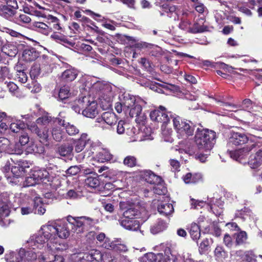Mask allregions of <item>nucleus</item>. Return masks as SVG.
Wrapping results in <instances>:
<instances>
[{
    "label": "nucleus",
    "instance_id": "1",
    "mask_svg": "<svg viewBox=\"0 0 262 262\" xmlns=\"http://www.w3.org/2000/svg\"><path fill=\"white\" fill-rule=\"evenodd\" d=\"M54 224L43 225L36 234L31 236L27 241V250L21 248L16 255L15 262H31L37 257L38 250L42 249L47 243L52 244L57 239Z\"/></svg>",
    "mask_w": 262,
    "mask_h": 262
},
{
    "label": "nucleus",
    "instance_id": "2",
    "mask_svg": "<svg viewBox=\"0 0 262 262\" xmlns=\"http://www.w3.org/2000/svg\"><path fill=\"white\" fill-rule=\"evenodd\" d=\"M216 138V133L213 130L198 128L194 136V142L199 149L207 152L213 147Z\"/></svg>",
    "mask_w": 262,
    "mask_h": 262
},
{
    "label": "nucleus",
    "instance_id": "3",
    "mask_svg": "<svg viewBox=\"0 0 262 262\" xmlns=\"http://www.w3.org/2000/svg\"><path fill=\"white\" fill-rule=\"evenodd\" d=\"M67 221L72 226V230L77 233L88 231L97 223V220L84 216L73 217L69 215L67 217Z\"/></svg>",
    "mask_w": 262,
    "mask_h": 262
},
{
    "label": "nucleus",
    "instance_id": "4",
    "mask_svg": "<svg viewBox=\"0 0 262 262\" xmlns=\"http://www.w3.org/2000/svg\"><path fill=\"white\" fill-rule=\"evenodd\" d=\"M173 125L178 134L181 137L192 136L194 125L190 121L182 119L179 116L172 117Z\"/></svg>",
    "mask_w": 262,
    "mask_h": 262
},
{
    "label": "nucleus",
    "instance_id": "5",
    "mask_svg": "<svg viewBox=\"0 0 262 262\" xmlns=\"http://www.w3.org/2000/svg\"><path fill=\"white\" fill-rule=\"evenodd\" d=\"M50 181L49 172L44 169H36L31 171L29 176L26 178L23 186L30 187L39 183L40 182L46 183Z\"/></svg>",
    "mask_w": 262,
    "mask_h": 262
},
{
    "label": "nucleus",
    "instance_id": "6",
    "mask_svg": "<svg viewBox=\"0 0 262 262\" xmlns=\"http://www.w3.org/2000/svg\"><path fill=\"white\" fill-rule=\"evenodd\" d=\"M206 204L210 207V210L216 215H220L222 213L223 202L221 199L213 197L208 198L207 202L191 199V205L194 209H198L199 207L202 208Z\"/></svg>",
    "mask_w": 262,
    "mask_h": 262
},
{
    "label": "nucleus",
    "instance_id": "7",
    "mask_svg": "<svg viewBox=\"0 0 262 262\" xmlns=\"http://www.w3.org/2000/svg\"><path fill=\"white\" fill-rule=\"evenodd\" d=\"M133 103L126 111V116L129 115L132 118H135V121L139 124H144L147 119L146 115L142 112V107L136 101L135 97L130 95Z\"/></svg>",
    "mask_w": 262,
    "mask_h": 262
},
{
    "label": "nucleus",
    "instance_id": "8",
    "mask_svg": "<svg viewBox=\"0 0 262 262\" xmlns=\"http://www.w3.org/2000/svg\"><path fill=\"white\" fill-rule=\"evenodd\" d=\"M121 219H141L143 221L148 219L147 211L144 207L136 205L130 206L125 210Z\"/></svg>",
    "mask_w": 262,
    "mask_h": 262
},
{
    "label": "nucleus",
    "instance_id": "9",
    "mask_svg": "<svg viewBox=\"0 0 262 262\" xmlns=\"http://www.w3.org/2000/svg\"><path fill=\"white\" fill-rule=\"evenodd\" d=\"M173 116L170 112H167L166 108L163 106H160L158 109L152 111L149 114L152 121L163 124L169 122L170 118L172 119Z\"/></svg>",
    "mask_w": 262,
    "mask_h": 262
},
{
    "label": "nucleus",
    "instance_id": "10",
    "mask_svg": "<svg viewBox=\"0 0 262 262\" xmlns=\"http://www.w3.org/2000/svg\"><path fill=\"white\" fill-rule=\"evenodd\" d=\"M133 99H132L130 95L124 93L119 96V102H116L115 104V109L118 113L124 112L126 115V111L133 103Z\"/></svg>",
    "mask_w": 262,
    "mask_h": 262
},
{
    "label": "nucleus",
    "instance_id": "11",
    "mask_svg": "<svg viewBox=\"0 0 262 262\" xmlns=\"http://www.w3.org/2000/svg\"><path fill=\"white\" fill-rule=\"evenodd\" d=\"M5 152L9 154L21 155L23 152L21 148L14 147L10 141L4 137L0 138V152Z\"/></svg>",
    "mask_w": 262,
    "mask_h": 262
},
{
    "label": "nucleus",
    "instance_id": "12",
    "mask_svg": "<svg viewBox=\"0 0 262 262\" xmlns=\"http://www.w3.org/2000/svg\"><path fill=\"white\" fill-rule=\"evenodd\" d=\"M113 96L112 86L110 84L107 83L102 92L99 95V98L103 107H105V108H107L111 106Z\"/></svg>",
    "mask_w": 262,
    "mask_h": 262
},
{
    "label": "nucleus",
    "instance_id": "13",
    "mask_svg": "<svg viewBox=\"0 0 262 262\" xmlns=\"http://www.w3.org/2000/svg\"><path fill=\"white\" fill-rule=\"evenodd\" d=\"M129 125L126 123L124 121L120 120L118 122L117 127V132L118 134H126L130 136L129 142H134L138 140L137 135H135V130L136 129L134 127L130 128Z\"/></svg>",
    "mask_w": 262,
    "mask_h": 262
},
{
    "label": "nucleus",
    "instance_id": "14",
    "mask_svg": "<svg viewBox=\"0 0 262 262\" xmlns=\"http://www.w3.org/2000/svg\"><path fill=\"white\" fill-rule=\"evenodd\" d=\"M75 151L78 153L82 151L86 145L92 146L93 141L86 133H82L80 138L74 140Z\"/></svg>",
    "mask_w": 262,
    "mask_h": 262
},
{
    "label": "nucleus",
    "instance_id": "15",
    "mask_svg": "<svg viewBox=\"0 0 262 262\" xmlns=\"http://www.w3.org/2000/svg\"><path fill=\"white\" fill-rule=\"evenodd\" d=\"M11 201L10 196L6 192L0 194V216L1 217L8 216L10 213Z\"/></svg>",
    "mask_w": 262,
    "mask_h": 262
},
{
    "label": "nucleus",
    "instance_id": "16",
    "mask_svg": "<svg viewBox=\"0 0 262 262\" xmlns=\"http://www.w3.org/2000/svg\"><path fill=\"white\" fill-rule=\"evenodd\" d=\"M248 142L249 138L244 133L233 132L229 139V143L235 146H241Z\"/></svg>",
    "mask_w": 262,
    "mask_h": 262
},
{
    "label": "nucleus",
    "instance_id": "17",
    "mask_svg": "<svg viewBox=\"0 0 262 262\" xmlns=\"http://www.w3.org/2000/svg\"><path fill=\"white\" fill-rule=\"evenodd\" d=\"M120 225L125 229L137 231L140 230L141 224L136 219H120L119 220Z\"/></svg>",
    "mask_w": 262,
    "mask_h": 262
},
{
    "label": "nucleus",
    "instance_id": "18",
    "mask_svg": "<svg viewBox=\"0 0 262 262\" xmlns=\"http://www.w3.org/2000/svg\"><path fill=\"white\" fill-rule=\"evenodd\" d=\"M54 227L56 230V235L60 238H67L70 235V231L67 222L54 223Z\"/></svg>",
    "mask_w": 262,
    "mask_h": 262
},
{
    "label": "nucleus",
    "instance_id": "19",
    "mask_svg": "<svg viewBox=\"0 0 262 262\" xmlns=\"http://www.w3.org/2000/svg\"><path fill=\"white\" fill-rule=\"evenodd\" d=\"M28 128L32 133L36 134L41 141H47L49 137L50 134L49 131L45 128L41 130L35 123L28 125Z\"/></svg>",
    "mask_w": 262,
    "mask_h": 262
},
{
    "label": "nucleus",
    "instance_id": "20",
    "mask_svg": "<svg viewBox=\"0 0 262 262\" xmlns=\"http://www.w3.org/2000/svg\"><path fill=\"white\" fill-rule=\"evenodd\" d=\"M58 124L64 127L67 133L70 136H75L79 132V129L74 125L60 118H56Z\"/></svg>",
    "mask_w": 262,
    "mask_h": 262
},
{
    "label": "nucleus",
    "instance_id": "21",
    "mask_svg": "<svg viewBox=\"0 0 262 262\" xmlns=\"http://www.w3.org/2000/svg\"><path fill=\"white\" fill-rule=\"evenodd\" d=\"M97 120L98 122H103L111 126L115 124L117 121L116 115L112 112L103 113L101 115V118H97Z\"/></svg>",
    "mask_w": 262,
    "mask_h": 262
},
{
    "label": "nucleus",
    "instance_id": "22",
    "mask_svg": "<svg viewBox=\"0 0 262 262\" xmlns=\"http://www.w3.org/2000/svg\"><path fill=\"white\" fill-rule=\"evenodd\" d=\"M68 247V245L64 242L60 241L58 238L53 243L48 244L47 248L52 252H59L66 250Z\"/></svg>",
    "mask_w": 262,
    "mask_h": 262
},
{
    "label": "nucleus",
    "instance_id": "23",
    "mask_svg": "<svg viewBox=\"0 0 262 262\" xmlns=\"http://www.w3.org/2000/svg\"><path fill=\"white\" fill-rule=\"evenodd\" d=\"M82 115L88 118H94L98 113L97 110V103L92 101L88 103L85 108L82 110Z\"/></svg>",
    "mask_w": 262,
    "mask_h": 262
},
{
    "label": "nucleus",
    "instance_id": "24",
    "mask_svg": "<svg viewBox=\"0 0 262 262\" xmlns=\"http://www.w3.org/2000/svg\"><path fill=\"white\" fill-rule=\"evenodd\" d=\"M103 255L100 251L91 249L84 253L83 258L87 261H92L94 260L99 261L102 260Z\"/></svg>",
    "mask_w": 262,
    "mask_h": 262
},
{
    "label": "nucleus",
    "instance_id": "25",
    "mask_svg": "<svg viewBox=\"0 0 262 262\" xmlns=\"http://www.w3.org/2000/svg\"><path fill=\"white\" fill-rule=\"evenodd\" d=\"M255 147L254 143H248V144L243 148L235 150H231L229 151V154L231 158L238 161L240 160L239 153L241 152H245V153H249L252 149Z\"/></svg>",
    "mask_w": 262,
    "mask_h": 262
},
{
    "label": "nucleus",
    "instance_id": "26",
    "mask_svg": "<svg viewBox=\"0 0 262 262\" xmlns=\"http://www.w3.org/2000/svg\"><path fill=\"white\" fill-rule=\"evenodd\" d=\"M183 179L186 184H194L202 181V175L200 173H187L183 177Z\"/></svg>",
    "mask_w": 262,
    "mask_h": 262
},
{
    "label": "nucleus",
    "instance_id": "27",
    "mask_svg": "<svg viewBox=\"0 0 262 262\" xmlns=\"http://www.w3.org/2000/svg\"><path fill=\"white\" fill-rule=\"evenodd\" d=\"M15 10L9 7V6L0 5V15L7 19H13L15 14Z\"/></svg>",
    "mask_w": 262,
    "mask_h": 262
},
{
    "label": "nucleus",
    "instance_id": "28",
    "mask_svg": "<svg viewBox=\"0 0 262 262\" xmlns=\"http://www.w3.org/2000/svg\"><path fill=\"white\" fill-rule=\"evenodd\" d=\"M51 135L53 139L57 142H60L66 137L63 130L58 126L52 127L51 130Z\"/></svg>",
    "mask_w": 262,
    "mask_h": 262
},
{
    "label": "nucleus",
    "instance_id": "29",
    "mask_svg": "<svg viewBox=\"0 0 262 262\" xmlns=\"http://www.w3.org/2000/svg\"><path fill=\"white\" fill-rule=\"evenodd\" d=\"M163 257L162 253H154L145 254L141 259V262H160Z\"/></svg>",
    "mask_w": 262,
    "mask_h": 262
},
{
    "label": "nucleus",
    "instance_id": "30",
    "mask_svg": "<svg viewBox=\"0 0 262 262\" xmlns=\"http://www.w3.org/2000/svg\"><path fill=\"white\" fill-rule=\"evenodd\" d=\"M85 185L88 186L95 188L100 185L99 176L96 173H92V175L89 176L85 180Z\"/></svg>",
    "mask_w": 262,
    "mask_h": 262
},
{
    "label": "nucleus",
    "instance_id": "31",
    "mask_svg": "<svg viewBox=\"0 0 262 262\" xmlns=\"http://www.w3.org/2000/svg\"><path fill=\"white\" fill-rule=\"evenodd\" d=\"M158 210L161 214L167 216L173 212L174 209L171 204L162 203L158 206Z\"/></svg>",
    "mask_w": 262,
    "mask_h": 262
},
{
    "label": "nucleus",
    "instance_id": "32",
    "mask_svg": "<svg viewBox=\"0 0 262 262\" xmlns=\"http://www.w3.org/2000/svg\"><path fill=\"white\" fill-rule=\"evenodd\" d=\"M33 27L37 31L46 35H48L52 31V28L49 27L47 25L42 22H34Z\"/></svg>",
    "mask_w": 262,
    "mask_h": 262
},
{
    "label": "nucleus",
    "instance_id": "33",
    "mask_svg": "<svg viewBox=\"0 0 262 262\" xmlns=\"http://www.w3.org/2000/svg\"><path fill=\"white\" fill-rule=\"evenodd\" d=\"M201 225H198L195 223H193L189 227V233L191 238L194 241L199 239L201 236L200 231Z\"/></svg>",
    "mask_w": 262,
    "mask_h": 262
},
{
    "label": "nucleus",
    "instance_id": "34",
    "mask_svg": "<svg viewBox=\"0 0 262 262\" xmlns=\"http://www.w3.org/2000/svg\"><path fill=\"white\" fill-rule=\"evenodd\" d=\"M2 51L10 57H14L17 54L18 50L15 46L9 43L2 47Z\"/></svg>",
    "mask_w": 262,
    "mask_h": 262
},
{
    "label": "nucleus",
    "instance_id": "35",
    "mask_svg": "<svg viewBox=\"0 0 262 262\" xmlns=\"http://www.w3.org/2000/svg\"><path fill=\"white\" fill-rule=\"evenodd\" d=\"M23 56L27 61L35 60L38 56V53L34 48L25 49L23 52Z\"/></svg>",
    "mask_w": 262,
    "mask_h": 262
},
{
    "label": "nucleus",
    "instance_id": "36",
    "mask_svg": "<svg viewBox=\"0 0 262 262\" xmlns=\"http://www.w3.org/2000/svg\"><path fill=\"white\" fill-rule=\"evenodd\" d=\"M249 164L252 168H256L262 164V149L257 151L253 158H251Z\"/></svg>",
    "mask_w": 262,
    "mask_h": 262
},
{
    "label": "nucleus",
    "instance_id": "37",
    "mask_svg": "<svg viewBox=\"0 0 262 262\" xmlns=\"http://www.w3.org/2000/svg\"><path fill=\"white\" fill-rule=\"evenodd\" d=\"M142 176L143 179L150 184H155L158 180L160 181V178L155 175L150 170H144L143 172Z\"/></svg>",
    "mask_w": 262,
    "mask_h": 262
},
{
    "label": "nucleus",
    "instance_id": "38",
    "mask_svg": "<svg viewBox=\"0 0 262 262\" xmlns=\"http://www.w3.org/2000/svg\"><path fill=\"white\" fill-rule=\"evenodd\" d=\"M95 159L98 162L104 163L112 159V155L108 150L102 149L96 155Z\"/></svg>",
    "mask_w": 262,
    "mask_h": 262
},
{
    "label": "nucleus",
    "instance_id": "39",
    "mask_svg": "<svg viewBox=\"0 0 262 262\" xmlns=\"http://www.w3.org/2000/svg\"><path fill=\"white\" fill-rule=\"evenodd\" d=\"M77 76V72L74 69H69L65 70L62 74L61 78L66 81L74 80Z\"/></svg>",
    "mask_w": 262,
    "mask_h": 262
},
{
    "label": "nucleus",
    "instance_id": "40",
    "mask_svg": "<svg viewBox=\"0 0 262 262\" xmlns=\"http://www.w3.org/2000/svg\"><path fill=\"white\" fill-rule=\"evenodd\" d=\"M105 247L107 249H112L117 252H124L127 250V247L125 245L113 242L109 244L108 246L106 244Z\"/></svg>",
    "mask_w": 262,
    "mask_h": 262
},
{
    "label": "nucleus",
    "instance_id": "41",
    "mask_svg": "<svg viewBox=\"0 0 262 262\" xmlns=\"http://www.w3.org/2000/svg\"><path fill=\"white\" fill-rule=\"evenodd\" d=\"M31 20V18L26 14H20L18 16H15L13 18V21L19 25L24 24H29Z\"/></svg>",
    "mask_w": 262,
    "mask_h": 262
},
{
    "label": "nucleus",
    "instance_id": "42",
    "mask_svg": "<svg viewBox=\"0 0 262 262\" xmlns=\"http://www.w3.org/2000/svg\"><path fill=\"white\" fill-rule=\"evenodd\" d=\"M34 211L35 214L39 215H43L46 212L44 205L39 198H36L34 201Z\"/></svg>",
    "mask_w": 262,
    "mask_h": 262
},
{
    "label": "nucleus",
    "instance_id": "43",
    "mask_svg": "<svg viewBox=\"0 0 262 262\" xmlns=\"http://www.w3.org/2000/svg\"><path fill=\"white\" fill-rule=\"evenodd\" d=\"M73 150L71 145H62L58 147V152L61 156L65 157L70 155Z\"/></svg>",
    "mask_w": 262,
    "mask_h": 262
},
{
    "label": "nucleus",
    "instance_id": "44",
    "mask_svg": "<svg viewBox=\"0 0 262 262\" xmlns=\"http://www.w3.org/2000/svg\"><path fill=\"white\" fill-rule=\"evenodd\" d=\"M107 83L104 82L97 81L92 84L91 91L92 92L95 93L98 95L100 94L102 91H103L104 86Z\"/></svg>",
    "mask_w": 262,
    "mask_h": 262
},
{
    "label": "nucleus",
    "instance_id": "45",
    "mask_svg": "<svg viewBox=\"0 0 262 262\" xmlns=\"http://www.w3.org/2000/svg\"><path fill=\"white\" fill-rule=\"evenodd\" d=\"M163 262H177L178 257L176 255L171 253L169 248H166L164 252V255H163Z\"/></svg>",
    "mask_w": 262,
    "mask_h": 262
},
{
    "label": "nucleus",
    "instance_id": "46",
    "mask_svg": "<svg viewBox=\"0 0 262 262\" xmlns=\"http://www.w3.org/2000/svg\"><path fill=\"white\" fill-rule=\"evenodd\" d=\"M25 124L20 120H17L10 125V129L14 133H18L25 128Z\"/></svg>",
    "mask_w": 262,
    "mask_h": 262
},
{
    "label": "nucleus",
    "instance_id": "47",
    "mask_svg": "<svg viewBox=\"0 0 262 262\" xmlns=\"http://www.w3.org/2000/svg\"><path fill=\"white\" fill-rule=\"evenodd\" d=\"M51 38L58 42H63L64 43H67L70 46H71L72 47H73L74 46V43L73 42L68 41L65 38V37L61 34H58L56 33H54L51 35Z\"/></svg>",
    "mask_w": 262,
    "mask_h": 262
},
{
    "label": "nucleus",
    "instance_id": "48",
    "mask_svg": "<svg viewBox=\"0 0 262 262\" xmlns=\"http://www.w3.org/2000/svg\"><path fill=\"white\" fill-rule=\"evenodd\" d=\"M27 150L28 152L33 154H40L43 151V147L41 145H37L36 144L32 143L29 145Z\"/></svg>",
    "mask_w": 262,
    "mask_h": 262
},
{
    "label": "nucleus",
    "instance_id": "49",
    "mask_svg": "<svg viewBox=\"0 0 262 262\" xmlns=\"http://www.w3.org/2000/svg\"><path fill=\"white\" fill-rule=\"evenodd\" d=\"M214 253L216 259L219 260H222L227 256V252L222 246H217L214 250Z\"/></svg>",
    "mask_w": 262,
    "mask_h": 262
},
{
    "label": "nucleus",
    "instance_id": "50",
    "mask_svg": "<svg viewBox=\"0 0 262 262\" xmlns=\"http://www.w3.org/2000/svg\"><path fill=\"white\" fill-rule=\"evenodd\" d=\"M250 213L251 210L248 208L244 207L240 210H237L235 216L236 217H239L243 220H245L247 216L250 215Z\"/></svg>",
    "mask_w": 262,
    "mask_h": 262
},
{
    "label": "nucleus",
    "instance_id": "51",
    "mask_svg": "<svg viewBox=\"0 0 262 262\" xmlns=\"http://www.w3.org/2000/svg\"><path fill=\"white\" fill-rule=\"evenodd\" d=\"M159 181L158 180L157 181L158 183L154 186L153 192L158 195L165 194L167 192L166 188L162 184L160 183Z\"/></svg>",
    "mask_w": 262,
    "mask_h": 262
},
{
    "label": "nucleus",
    "instance_id": "52",
    "mask_svg": "<svg viewBox=\"0 0 262 262\" xmlns=\"http://www.w3.org/2000/svg\"><path fill=\"white\" fill-rule=\"evenodd\" d=\"M71 93H70V88L68 86H63L61 87L59 90L58 96L59 98L63 100L70 97Z\"/></svg>",
    "mask_w": 262,
    "mask_h": 262
},
{
    "label": "nucleus",
    "instance_id": "53",
    "mask_svg": "<svg viewBox=\"0 0 262 262\" xmlns=\"http://www.w3.org/2000/svg\"><path fill=\"white\" fill-rule=\"evenodd\" d=\"M165 228V223L163 221H159L158 223L151 227L150 230L152 233L157 234L163 231Z\"/></svg>",
    "mask_w": 262,
    "mask_h": 262
},
{
    "label": "nucleus",
    "instance_id": "54",
    "mask_svg": "<svg viewBox=\"0 0 262 262\" xmlns=\"http://www.w3.org/2000/svg\"><path fill=\"white\" fill-rule=\"evenodd\" d=\"M123 164L129 167H133L137 165V159L134 156H128L124 158Z\"/></svg>",
    "mask_w": 262,
    "mask_h": 262
},
{
    "label": "nucleus",
    "instance_id": "55",
    "mask_svg": "<svg viewBox=\"0 0 262 262\" xmlns=\"http://www.w3.org/2000/svg\"><path fill=\"white\" fill-rule=\"evenodd\" d=\"M161 8L162 9V12H161V15H164V13H167V15L169 16L168 13H174L176 10V7L175 6H169L166 4H164L161 6ZM169 17H171L169 16Z\"/></svg>",
    "mask_w": 262,
    "mask_h": 262
},
{
    "label": "nucleus",
    "instance_id": "56",
    "mask_svg": "<svg viewBox=\"0 0 262 262\" xmlns=\"http://www.w3.org/2000/svg\"><path fill=\"white\" fill-rule=\"evenodd\" d=\"M51 117L47 115H46L40 117H39L36 120V122L39 125L45 126L48 125L50 122H51Z\"/></svg>",
    "mask_w": 262,
    "mask_h": 262
},
{
    "label": "nucleus",
    "instance_id": "57",
    "mask_svg": "<svg viewBox=\"0 0 262 262\" xmlns=\"http://www.w3.org/2000/svg\"><path fill=\"white\" fill-rule=\"evenodd\" d=\"M89 102V98L84 96L82 97L81 98H79L78 100H76L75 103L77 104L81 109V110H83Z\"/></svg>",
    "mask_w": 262,
    "mask_h": 262
},
{
    "label": "nucleus",
    "instance_id": "58",
    "mask_svg": "<svg viewBox=\"0 0 262 262\" xmlns=\"http://www.w3.org/2000/svg\"><path fill=\"white\" fill-rule=\"evenodd\" d=\"M82 168L80 165L72 166L66 170V172L68 176H75L81 170Z\"/></svg>",
    "mask_w": 262,
    "mask_h": 262
},
{
    "label": "nucleus",
    "instance_id": "59",
    "mask_svg": "<svg viewBox=\"0 0 262 262\" xmlns=\"http://www.w3.org/2000/svg\"><path fill=\"white\" fill-rule=\"evenodd\" d=\"M29 141V137L27 133H21V135L19 137L18 142L20 144L21 146H24L27 144ZM15 147L17 148L19 147L18 145H15ZM20 148V147H19ZM20 148H22L21 147Z\"/></svg>",
    "mask_w": 262,
    "mask_h": 262
},
{
    "label": "nucleus",
    "instance_id": "60",
    "mask_svg": "<svg viewBox=\"0 0 262 262\" xmlns=\"http://www.w3.org/2000/svg\"><path fill=\"white\" fill-rule=\"evenodd\" d=\"M11 172L13 177L16 178L23 176L24 173L23 168H21L18 165L13 166L11 168Z\"/></svg>",
    "mask_w": 262,
    "mask_h": 262
},
{
    "label": "nucleus",
    "instance_id": "61",
    "mask_svg": "<svg viewBox=\"0 0 262 262\" xmlns=\"http://www.w3.org/2000/svg\"><path fill=\"white\" fill-rule=\"evenodd\" d=\"M48 19L51 21V22L53 24L52 28L56 30H61V27L60 26L59 20V19L52 15H49Z\"/></svg>",
    "mask_w": 262,
    "mask_h": 262
},
{
    "label": "nucleus",
    "instance_id": "62",
    "mask_svg": "<svg viewBox=\"0 0 262 262\" xmlns=\"http://www.w3.org/2000/svg\"><path fill=\"white\" fill-rule=\"evenodd\" d=\"M209 248V242L207 239L203 240L200 244L199 252L202 254L205 253Z\"/></svg>",
    "mask_w": 262,
    "mask_h": 262
},
{
    "label": "nucleus",
    "instance_id": "63",
    "mask_svg": "<svg viewBox=\"0 0 262 262\" xmlns=\"http://www.w3.org/2000/svg\"><path fill=\"white\" fill-rule=\"evenodd\" d=\"M169 163L171 167V171L173 172H177L180 170L181 165L178 160L174 159H170Z\"/></svg>",
    "mask_w": 262,
    "mask_h": 262
},
{
    "label": "nucleus",
    "instance_id": "64",
    "mask_svg": "<svg viewBox=\"0 0 262 262\" xmlns=\"http://www.w3.org/2000/svg\"><path fill=\"white\" fill-rule=\"evenodd\" d=\"M207 27L199 25L198 23L194 24L192 28H190V32L193 33L203 32L206 30Z\"/></svg>",
    "mask_w": 262,
    "mask_h": 262
}]
</instances>
